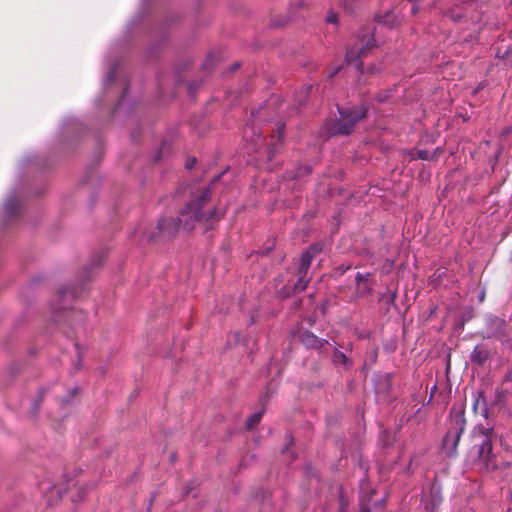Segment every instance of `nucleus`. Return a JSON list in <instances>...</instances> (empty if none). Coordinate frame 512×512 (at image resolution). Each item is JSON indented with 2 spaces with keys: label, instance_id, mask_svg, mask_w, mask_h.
I'll use <instances>...</instances> for the list:
<instances>
[{
  "label": "nucleus",
  "instance_id": "obj_1",
  "mask_svg": "<svg viewBox=\"0 0 512 512\" xmlns=\"http://www.w3.org/2000/svg\"><path fill=\"white\" fill-rule=\"evenodd\" d=\"M211 185L193 194L192 199L179 211L177 220L173 217H162L155 225L159 235H148V242L157 243L173 238L180 227L185 231L200 228L203 233L215 229L224 216V211L211 204Z\"/></svg>",
  "mask_w": 512,
  "mask_h": 512
},
{
  "label": "nucleus",
  "instance_id": "obj_2",
  "mask_svg": "<svg viewBox=\"0 0 512 512\" xmlns=\"http://www.w3.org/2000/svg\"><path fill=\"white\" fill-rule=\"evenodd\" d=\"M497 438L493 427L486 428L483 425H477L473 429V448L477 452L478 464L485 471H494L498 468L496 455L493 453V444Z\"/></svg>",
  "mask_w": 512,
  "mask_h": 512
},
{
  "label": "nucleus",
  "instance_id": "obj_3",
  "mask_svg": "<svg viewBox=\"0 0 512 512\" xmlns=\"http://www.w3.org/2000/svg\"><path fill=\"white\" fill-rule=\"evenodd\" d=\"M320 251V247L317 245H311L305 252L301 254L294 273L296 281L292 282L289 280L288 283L278 291V295L281 298L291 297L304 291L307 288L309 282L311 281V276L308 274V272L312 260Z\"/></svg>",
  "mask_w": 512,
  "mask_h": 512
},
{
  "label": "nucleus",
  "instance_id": "obj_4",
  "mask_svg": "<svg viewBox=\"0 0 512 512\" xmlns=\"http://www.w3.org/2000/svg\"><path fill=\"white\" fill-rule=\"evenodd\" d=\"M339 118L328 124L329 135H348L355 125L367 115V108L363 105L351 108L337 107Z\"/></svg>",
  "mask_w": 512,
  "mask_h": 512
},
{
  "label": "nucleus",
  "instance_id": "obj_5",
  "mask_svg": "<svg viewBox=\"0 0 512 512\" xmlns=\"http://www.w3.org/2000/svg\"><path fill=\"white\" fill-rule=\"evenodd\" d=\"M450 414L451 422L443 438L442 446L446 456L453 458L458 455L457 448L466 428V419L464 409H452Z\"/></svg>",
  "mask_w": 512,
  "mask_h": 512
},
{
  "label": "nucleus",
  "instance_id": "obj_6",
  "mask_svg": "<svg viewBox=\"0 0 512 512\" xmlns=\"http://www.w3.org/2000/svg\"><path fill=\"white\" fill-rule=\"evenodd\" d=\"M374 46L373 40L369 39L366 45H361V47H353L349 48L346 52V61L348 63H352L359 59L360 57L366 55V53Z\"/></svg>",
  "mask_w": 512,
  "mask_h": 512
},
{
  "label": "nucleus",
  "instance_id": "obj_7",
  "mask_svg": "<svg viewBox=\"0 0 512 512\" xmlns=\"http://www.w3.org/2000/svg\"><path fill=\"white\" fill-rule=\"evenodd\" d=\"M370 277V273L362 274L357 273L355 277L356 281V291L360 296L371 293V288L368 285V280Z\"/></svg>",
  "mask_w": 512,
  "mask_h": 512
},
{
  "label": "nucleus",
  "instance_id": "obj_8",
  "mask_svg": "<svg viewBox=\"0 0 512 512\" xmlns=\"http://www.w3.org/2000/svg\"><path fill=\"white\" fill-rule=\"evenodd\" d=\"M302 342L308 348H322L327 343L326 340L320 339L312 333L306 332L302 336Z\"/></svg>",
  "mask_w": 512,
  "mask_h": 512
},
{
  "label": "nucleus",
  "instance_id": "obj_9",
  "mask_svg": "<svg viewBox=\"0 0 512 512\" xmlns=\"http://www.w3.org/2000/svg\"><path fill=\"white\" fill-rule=\"evenodd\" d=\"M332 362L335 366L343 367L344 369H349L352 366V360L348 358L345 353L335 350L332 356Z\"/></svg>",
  "mask_w": 512,
  "mask_h": 512
},
{
  "label": "nucleus",
  "instance_id": "obj_10",
  "mask_svg": "<svg viewBox=\"0 0 512 512\" xmlns=\"http://www.w3.org/2000/svg\"><path fill=\"white\" fill-rule=\"evenodd\" d=\"M489 358V352L487 349L482 347H475L472 354H471V360L478 365H483L487 359Z\"/></svg>",
  "mask_w": 512,
  "mask_h": 512
},
{
  "label": "nucleus",
  "instance_id": "obj_11",
  "mask_svg": "<svg viewBox=\"0 0 512 512\" xmlns=\"http://www.w3.org/2000/svg\"><path fill=\"white\" fill-rule=\"evenodd\" d=\"M378 22L379 23H383L384 25L388 26V27H394L396 26L400 21L398 20V18L394 15V13L392 11L390 12H387L385 15L383 16H379L378 17Z\"/></svg>",
  "mask_w": 512,
  "mask_h": 512
},
{
  "label": "nucleus",
  "instance_id": "obj_12",
  "mask_svg": "<svg viewBox=\"0 0 512 512\" xmlns=\"http://www.w3.org/2000/svg\"><path fill=\"white\" fill-rule=\"evenodd\" d=\"M374 493V490H370L367 495L360 497V512H370V500Z\"/></svg>",
  "mask_w": 512,
  "mask_h": 512
},
{
  "label": "nucleus",
  "instance_id": "obj_13",
  "mask_svg": "<svg viewBox=\"0 0 512 512\" xmlns=\"http://www.w3.org/2000/svg\"><path fill=\"white\" fill-rule=\"evenodd\" d=\"M392 375L391 374H384L383 376L380 377V382H379V385H381L379 387V389L381 391H384V392H388L391 390V386H392Z\"/></svg>",
  "mask_w": 512,
  "mask_h": 512
},
{
  "label": "nucleus",
  "instance_id": "obj_14",
  "mask_svg": "<svg viewBox=\"0 0 512 512\" xmlns=\"http://www.w3.org/2000/svg\"><path fill=\"white\" fill-rule=\"evenodd\" d=\"M262 415H263L262 411L255 412L252 415H250L246 422L247 429L254 428L260 422Z\"/></svg>",
  "mask_w": 512,
  "mask_h": 512
},
{
  "label": "nucleus",
  "instance_id": "obj_15",
  "mask_svg": "<svg viewBox=\"0 0 512 512\" xmlns=\"http://www.w3.org/2000/svg\"><path fill=\"white\" fill-rule=\"evenodd\" d=\"M19 204L16 200L11 199L5 203V212L8 216H13L18 211Z\"/></svg>",
  "mask_w": 512,
  "mask_h": 512
},
{
  "label": "nucleus",
  "instance_id": "obj_16",
  "mask_svg": "<svg viewBox=\"0 0 512 512\" xmlns=\"http://www.w3.org/2000/svg\"><path fill=\"white\" fill-rule=\"evenodd\" d=\"M445 15L449 17L454 22H459L464 18V15L459 11L456 12L455 9L448 10Z\"/></svg>",
  "mask_w": 512,
  "mask_h": 512
},
{
  "label": "nucleus",
  "instance_id": "obj_17",
  "mask_svg": "<svg viewBox=\"0 0 512 512\" xmlns=\"http://www.w3.org/2000/svg\"><path fill=\"white\" fill-rule=\"evenodd\" d=\"M67 317L69 319L77 318L78 320L82 321V320H84L85 315L80 311H70V312H68Z\"/></svg>",
  "mask_w": 512,
  "mask_h": 512
},
{
  "label": "nucleus",
  "instance_id": "obj_18",
  "mask_svg": "<svg viewBox=\"0 0 512 512\" xmlns=\"http://www.w3.org/2000/svg\"><path fill=\"white\" fill-rule=\"evenodd\" d=\"M416 158L421 160H429V153L426 150H418L416 152Z\"/></svg>",
  "mask_w": 512,
  "mask_h": 512
},
{
  "label": "nucleus",
  "instance_id": "obj_19",
  "mask_svg": "<svg viewBox=\"0 0 512 512\" xmlns=\"http://www.w3.org/2000/svg\"><path fill=\"white\" fill-rule=\"evenodd\" d=\"M283 131H284V124H279L277 126V132H278V136H277V140L276 142H282V139H283Z\"/></svg>",
  "mask_w": 512,
  "mask_h": 512
},
{
  "label": "nucleus",
  "instance_id": "obj_20",
  "mask_svg": "<svg viewBox=\"0 0 512 512\" xmlns=\"http://www.w3.org/2000/svg\"><path fill=\"white\" fill-rule=\"evenodd\" d=\"M276 153H277L276 143H273L270 145V147L268 149V156H267L268 159L271 160Z\"/></svg>",
  "mask_w": 512,
  "mask_h": 512
},
{
  "label": "nucleus",
  "instance_id": "obj_21",
  "mask_svg": "<svg viewBox=\"0 0 512 512\" xmlns=\"http://www.w3.org/2000/svg\"><path fill=\"white\" fill-rule=\"evenodd\" d=\"M196 164V158H190V159H187L186 163H185V167L188 169V170H191Z\"/></svg>",
  "mask_w": 512,
  "mask_h": 512
},
{
  "label": "nucleus",
  "instance_id": "obj_22",
  "mask_svg": "<svg viewBox=\"0 0 512 512\" xmlns=\"http://www.w3.org/2000/svg\"><path fill=\"white\" fill-rule=\"evenodd\" d=\"M150 233H153L154 235L158 236V235H159V230H156V229H155V226H154V227H152L150 230L146 231V232L144 233V237H145V239H146V241H147V242H148V235H149Z\"/></svg>",
  "mask_w": 512,
  "mask_h": 512
},
{
  "label": "nucleus",
  "instance_id": "obj_23",
  "mask_svg": "<svg viewBox=\"0 0 512 512\" xmlns=\"http://www.w3.org/2000/svg\"><path fill=\"white\" fill-rule=\"evenodd\" d=\"M326 21L328 23H337V15L335 13H330L328 16H327V19Z\"/></svg>",
  "mask_w": 512,
  "mask_h": 512
},
{
  "label": "nucleus",
  "instance_id": "obj_24",
  "mask_svg": "<svg viewBox=\"0 0 512 512\" xmlns=\"http://www.w3.org/2000/svg\"><path fill=\"white\" fill-rule=\"evenodd\" d=\"M349 269H351L350 265H347V266L340 265L339 267L336 268V271L339 272L342 275V274H344Z\"/></svg>",
  "mask_w": 512,
  "mask_h": 512
},
{
  "label": "nucleus",
  "instance_id": "obj_25",
  "mask_svg": "<svg viewBox=\"0 0 512 512\" xmlns=\"http://www.w3.org/2000/svg\"><path fill=\"white\" fill-rule=\"evenodd\" d=\"M67 293H71V294L74 295L75 292L73 290L68 289V288H63V289L59 290V297H63Z\"/></svg>",
  "mask_w": 512,
  "mask_h": 512
},
{
  "label": "nucleus",
  "instance_id": "obj_26",
  "mask_svg": "<svg viewBox=\"0 0 512 512\" xmlns=\"http://www.w3.org/2000/svg\"><path fill=\"white\" fill-rule=\"evenodd\" d=\"M508 382H512V369L507 372V374L505 375L502 383L505 384V383H508Z\"/></svg>",
  "mask_w": 512,
  "mask_h": 512
},
{
  "label": "nucleus",
  "instance_id": "obj_27",
  "mask_svg": "<svg viewBox=\"0 0 512 512\" xmlns=\"http://www.w3.org/2000/svg\"><path fill=\"white\" fill-rule=\"evenodd\" d=\"M413 6H412V9H411V15H416L419 11V6H418V3H412Z\"/></svg>",
  "mask_w": 512,
  "mask_h": 512
},
{
  "label": "nucleus",
  "instance_id": "obj_28",
  "mask_svg": "<svg viewBox=\"0 0 512 512\" xmlns=\"http://www.w3.org/2000/svg\"><path fill=\"white\" fill-rule=\"evenodd\" d=\"M496 395H497V400L500 401L502 398L505 397V391L498 389L496 391Z\"/></svg>",
  "mask_w": 512,
  "mask_h": 512
},
{
  "label": "nucleus",
  "instance_id": "obj_29",
  "mask_svg": "<svg viewBox=\"0 0 512 512\" xmlns=\"http://www.w3.org/2000/svg\"><path fill=\"white\" fill-rule=\"evenodd\" d=\"M368 70H369V73H371V74L378 72V68L376 66H374V65L370 66L368 68Z\"/></svg>",
  "mask_w": 512,
  "mask_h": 512
},
{
  "label": "nucleus",
  "instance_id": "obj_30",
  "mask_svg": "<svg viewBox=\"0 0 512 512\" xmlns=\"http://www.w3.org/2000/svg\"><path fill=\"white\" fill-rule=\"evenodd\" d=\"M263 111V108H260L256 113L252 112V116L257 119L258 115H261Z\"/></svg>",
  "mask_w": 512,
  "mask_h": 512
},
{
  "label": "nucleus",
  "instance_id": "obj_31",
  "mask_svg": "<svg viewBox=\"0 0 512 512\" xmlns=\"http://www.w3.org/2000/svg\"><path fill=\"white\" fill-rule=\"evenodd\" d=\"M395 298H396V293L394 292V293H392V294L390 295V300H391V301H394V300H395Z\"/></svg>",
  "mask_w": 512,
  "mask_h": 512
},
{
  "label": "nucleus",
  "instance_id": "obj_32",
  "mask_svg": "<svg viewBox=\"0 0 512 512\" xmlns=\"http://www.w3.org/2000/svg\"><path fill=\"white\" fill-rule=\"evenodd\" d=\"M340 506H341V512H345L344 511V501H343V499H341Z\"/></svg>",
  "mask_w": 512,
  "mask_h": 512
},
{
  "label": "nucleus",
  "instance_id": "obj_33",
  "mask_svg": "<svg viewBox=\"0 0 512 512\" xmlns=\"http://www.w3.org/2000/svg\"><path fill=\"white\" fill-rule=\"evenodd\" d=\"M356 68L362 72V64L361 63H357Z\"/></svg>",
  "mask_w": 512,
  "mask_h": 512
},
{
  "label": "nucleus",
  "instance_id": "obj_34",
  "mask_svg": "<svg viewBox=\"0 0 512 512\" xmlns=\"http://www.w3.org/2000/svg\"><path fill=\"white\" fill-rule=\"evenodd\" d=\"M408 1L411 3H419L420 2V0H408Z\"/></svg>",
  "mask_w": 512,
  "mask_h": 512
},
{
  "label": "nucleus",
  "instance_id": "obj_35",
  "mask_svg": "<svg viewBox=\"0 0 512 512\" xmlns=\"http://www.w3.org/2000/svg\"><path fill=\"white\" fill-rule=\"evenodd\" d=\"M339 71V68L335 70V72L333 74L330 75V77H333L336 73H338Z\"/></svg>",
  "mask_w": 512,
  "mask_h": 512
},
{
  "label": "nucleus",
  "instance_id": "obj_36",
  "mask_svg": "<svg viewBox=\"0 0 512 512\" xmlns=\"http://www.w3.org/2000/svg\"><path fill=\"white\" fill-rule=\"evenodd\" d=\"M220 178V176H216L213 180V182L217 181Z\"/></svg>",
  "mask_w": 512,
  "mask_h": 512
}]
</instances>
